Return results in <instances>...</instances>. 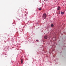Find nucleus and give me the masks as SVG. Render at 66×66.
Here are the masks:
<instances>
[{
    "mask_svg": "<svg viewBox=\"0 0 66 66\" xmlns=\"http://www.w3.org/2000/svg\"><path fill=\"white\" fill-rule=\"evenodd\" d=\"M61 14H62V15H63L64 14V12H61Z\"/></svg>",
    "mask_w": 66,
    "mask_h": 66,
    "instance_id": "nucleus-6",
    "label": "nucleus"
},
{
    "mask_svg": "<svg viewBox=\"0 0 66 66\" xmlns=\"http://www.w3.org/2000/svg\"><path fill=\"white\" fill-rule=\"evenodd\" d=\"M36 42H38V40H36Z\"/></svg>",
    "mask_w": 66,
    "mask_h": 66,
    "instance_id": "nucleus-8",
    "label": "nucleus"
},
{
    "mask_svg": "<svg viewBox=\"0 0 66 66\" xmlns=\"http://www.w3.org/2000/svg\"><path fill=\"white\" fill-rule=\"evenodd\" d=\"M47 36H44V38H45V39H47Z\"/></svg>",
    "mask_w": 66,
    "mask_h": 66,
    "instance_id": "nucleus-3",
    "label": "nucleus"
},
{
    "mask_svg": "<svg viewBox=\"0 0 66 66\" xmlns=\"http://www.w3.org/2000/svg\"><path fill=\"white\" fill-rule=\"evenodd\" d=\"M60 9H61V7H60L59 6H58L57 7V10H60Z\"/></svg>",
    "mask_w": 66,
    "mask_h": 66,
    "instance_id": "nucleus-2",
    "label": "nucleus"
},
{
    "mask_svg": "<svg viewBox=\"0 0 66 66\" xmlns=\"http://www.w3.org/2000/svg\"><path fill=\"white\" fill-rule=\"evenodd\" d=\"M42 10V9L41 8H39V10L40 11Z\"/></svg>",
    "mask_w": 66,
    "mask_h": 66,
    "instance_id": "nucleus-7",
    "label": "nucleus"
},
{
    "mask_svg": "<svg viewBox=\"0 0 66 66\" xmlns=\"http://www.w3.org/2000/svg\"><path fill=\"white\" fill-rule=\"evenodd\" d=\"M21 63L22 64L23 63V60H22V59L21 60Z\"/></svg>",
    "mask_w": 66,
    "mask_h": 66,
    "instance_id": "nucleus-4",
    "label": "nucleus"
},
{
    "mask_svg": "<svg viewBox=\"0 0 66 66\" xmlns=\"http://www.w3.org/2000/svg\"><path fill=\"white\" fill-rule=\"evenodd\" d=\"M43 18H44V19H46V18L47 17V15H46V13H44L43 14Z\"/></svg>",
    "mask_w": 66,
    "mask_h": 66,
    "instance_id": "nucleus-1",
    "label": "nucleus"
},
{
    "mask_svg": "<svg viewBox=\"0 0 66 66\" xmlns=\"http://www.w3.org/2000/svg\"><path fill=\"white\" fill-rule=\"evenodd\" d=\"M54 26V25L53 24H52L51 25V27H53V26Z\"/></svg>",
    "mask_w": 66,
    "mask_h": 66,
    "instance_id": "nucleus-5",
    "label": "nucleus"
}]
</instances>
